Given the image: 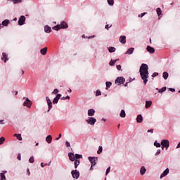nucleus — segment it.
I'll return each mask as SVG.
<instances>
[{
    "label": "nucleus",
    "mask_w": 180,
    "mask_h": 180,
    "mask_svg": "<svg viewBox=\"0 0 180 180\" xmlns=\"http://www.w3.org/2000/svg\"><path fill=\"white\" fill-rule=\"evenodd\" d=\"M139 73L144 85H146L148 82V65L142 63L139 68Z\"/></svg>",
    "instance_id": "obj_1"
},
{
    "label": "nucleus",
    "mask_w": 180,
    "mask_h": 180,
    "mask_svg": "<svg viewBox=\"0 0 180 180\" xmlns=\"http://www.w3.org/2000/svg\"><path fill=\"white\" fill-rule=\"evenodd\" d=\"M68 157H69L70 161L73 162V161H75V160H79L80 158H82V155H79L77 153L75 155L74 153H69Z\"/></svg>",
    "instance_id": "obj_2"
},
{
    "label": "nucleus",
    "mask_w": 180,
    "mask_h": 180,
    "mask_svg": "<svg viewBox=\"0 0 180 180\" xmlns=\"http://www.w3.org/2000/svg\"><path fill=\"white\" fill-rule=\"evenodd\" d=\"M124 82H126V79L123 77H118L115 80V84H116V85H122Z\"/></svg>",
    "instance_id": "obj_3"
},
{
    "label": "nucleus",
    "mask_w": 180,
    "mask_h": 180,
    "mask_svg": "<svg viewBox=\"0 0 180 180\" xmlns=\"http://www.w3.org/2000/svg\"><path fill=\"white\" fill-rule=\"evenodd\" d=\"M23 99H25V101L23 103V106H27V108H32V105H33V103L29 98L27 97H24Z\"/></svg>",
    "instance_id": "obj_4"
},
{
    "label": "nucleus",
    "mask_w": 180,
    "mask_h": 180,
    "mask_svg": "<svg viewBox=\"0 0 180 180\" xmlns=\"http://www.w3.org/2000/svg\"><path fill=\"white\" fill-rule=\"evenodd\" d=\"M88 160L91 162V167H95V165H96V161H98V158L89 156L88 158Z\"/></svg>",
    "instance_id": "obj_5"
},
{
    "label": "nucleus",
    "mask_w": 180,
    "mask_h": 180,
    "mask_svg": "<svg viewBox=\"0 0 180 180\" xmlns=\"http://www.w3.org/2000/svg\"><path fill=\"white\" fill-rule=\"evenodd\" d=\"M160 144L162 146V147H165L166 150H168L169 148V141H168V139H162Z\"/></svg>",
    "instance_id": "obj_6"
},
{
    "label": "nucleus",
    "mask_w": 180,
    "mask_h": 180,
    "mask_svg": "<svg viewBox=\"0 0 180 180\" xmlns=\"http://www.w3.org/2000/svg\"><path fill=\"white\" fill-rule=\"evenodd\" d=\"M86 123L88 124H90L91 126H94L95 124V122H96V118L94 117H89V118L86 120Z\"/></svg>",
    "instance_id": "obj_7"
},
{
    "label": "nucleus",
    "mask_w": 180,
    "mask_h": 180,
    "mask_svg": "<svg viewBox=\"0 0 180 180\" xmlns=\"http://www.w3.org/2000/svg\"><path fill=\"white\" fill-rule=\"evenodd\" d=\"M72 176L74 178V179H78L79 178V171L75 169L72 170L71 172Z\"/></svg>",
    "instance_id": "obj_8"
},
{
    "label": "nucleus",
    "mask_w": 180,
    "mask_h": 180,
    "mask_svg": "<svg viewBox=\"0 0 180 180\" xmlns=\"http://www.w3.org/2000/svg\"><path fill=\"white\" fill-rule=\"evenodd\" d=\"M26 22V17L25 15H21L18 19V25L19 26H23Z\"/></svg>",
    "instance_id": "obj_9"
},
{
    "label": "nucleus",
    "mask_w": 180,
    "mask_h": 180,
    "mask_svg": "<svg viewBox=\"0 0 180 180\" xmlns=\"http://www.w3.org/2000/svg\"><path fill=\"white\" fill-rule=\"evenodd\" d=\"M46 101L48 103V106H49L48 112H49V110H51V108H53V102H51V100H50V98H49V96L46 97Z\"/></svg>",
    "instance_id": "obj_10"
},
{
    "label": "nucleus",
    "mask_w": 180,
    "mask_h": 180,
    "mask_svg": "<svg viewBox=\"0 0 180 180\" xmlns=\"http://www.w3.org/2000/svg\"><path fill=\"white\" fill-rule=\"evenodd\" d=\"M60 29H68V24L65 22V21L60 22V25H59Z\"/></svg>",
    "instance_id": "obj_11"
},
{
    "label": "nucleus",
    "mask_w": 180,
    "mask_h": 180,
    "mask_svg": "<svg viewBox=\"0 0 180 180\" xmlns=\"http://www.w3.org/2000/svg\"><path fill=\"white\" fill-rule=\"evenodd\" d=\"M169 174V169L167 168L164 172L160 174V179L164 178L165 176H167Z\"/></svg>",
    "instance_id": "obj_12"
},
{
    "label": "nucleus",
    "mask_w": 180,
    "mask_h": 180,
    "mask_svg": "<svg viewBox=\"0 0 180 180\" xmlns=\"http://www.w3.org/2000/svg\"><path fill=\"white\" fill-rule=\"evenodd\" d=\"M119 41L121 42L122 44H126V36H120L119 38Z\"/></svg>",
    "instance_id": "obj_13"
},
{
    "label": "nucleus",
    "mask_w": 180,
    "mask_h": 180,
    "mask_svg": "<svg viewBox=\"0 0 180 180\" xmlns=\"http://www.w3.org/2000/svg\"><path fill=\"white\" fill-rule=\"evenodd\" d=\"M147 51L150 53V54H154L155 53V49L150 46H148L146 48Z\"/></svg>",
    "instance_id": "obj_14"
},
{
    "label": "nucleus",
    "mask_w": 180,
    "mask_h": 180,
    "mask_svg": "<svg viewBox=\"0 0 180 180\" xmlns=\"http://www.w3.org/2000/svg\"><path fill=\"white\" fill-rule=\"evenodd\" d=\"M44 32L45 33H51V27L49 26L48 25L44 26Z\"/></svg>",
    "instance_id": "obj_15"
},
{
    "label": "nucleus",
    "mask_w": 180,
    "mask_h": 180,
    "mask_svg": "<svg viewBox=\"0 0 180 180\" xmlns=\"http://www.w3.org/2000/svg\"><path fill=\"white\" fill-rule=\"evenodd\" d=\"M88 116H94L95 115V110L94 108H91L87 111Z\"/></svg>",
    "instance_id": "obj_16"
},
{
    "label": "nucleus",
    "mask_w": 180,
    "mask_h": 180,
    "mask_svg": "<svg viewBox=\"0 0 180 180\" xmlns=\"http://www.w3.org/2000/svg\"><path fill=\"white\" fill-rule=\"evenodd\" d=\"M46 141L48 144H51V142L53 141V136H51V135H48L46 137Z\"/></svg>",
    "instance_id": "obj_17"
},
{
    "label": "nucleus",
    "mask_w": 180,
    "mask_h": 180,
    "mask_svg": "<svg viewBox=\"0 0 180 180\" xmlns=\"http://www.w3.org/2000/svg\"><path fill=\"white\" fill-rule=\"evenodd\" d=\"M133 53H134V48L131 47L127 49V51L125 52V54H128L130 56V55L133 54Z\"/></svg>",
    "instance_id": "obj_18"
},
{
    "label": "nucleus",
    "mask_w": 180,
    "mask_h": 180,
    "mask_svg": "<svg viewBox=\"0 0 180 180\" xmlns=\"http://www.w3.org/2000/svg\"><path fill=\"white\" fill-rule=\"evenodd\" d=\"M136 122L137 123H143V115L141 114L137 115Z\"/></svg>",
    "instance_id": "obj_19"
},
{
    "label": "nucleus",
    "mask_w": 180,
    "mask_h": 180,
    "mask_svg": "<svg viewBox=\"0 0 180 180\" xmlns=\"http://www.w3.org/2000/svg\"><path fill=\"white\" fill-rule=\"evenodd\" d=\"M151 105H153V101H146L145 104L146 109H149V108L151 107Z\"/></svg>",
    "instance_id": "obj_20"
},
{
    "label": "nucleus",
    "mask_w": 180,
    "mask_h": 180,
    "mask_svg": "<svg viewBox=\"0 0 180 180\" xmlns=\"http://www.w3.org/2000/svg\"><path fill=\"white\" fill-rule=\"evenodd\" d=\"M146 172H147V169H146V167L141 166L140 168V174L144 175V174H146Z\"/></svg>",
    "instance_id": "obj_21"
},
{
    "label": "nucleus",
    "mask_w": 180,
    "mask_h": 180,
    "mask_svg": "<svg viewBox=\"0 0 180 180\" xmlns=\"http://www.w3.org/2000/svg\"><path fill=\"white\" fill-rule=\"evenodd\" d=\"M2 56H3V57L1 58V60H4V63H7L8 60H9L8 58V54L6 53H3Z\"/></svg>",
    "instance_id": "obj_22"
},
{
    "label": "nucleus",
    "mask_w": 180,
    "mask_h": 180,
    "mask_svg": "<svg viewBox=\"0 0 180 180\" xmlns=\"http://www.w3.org/2000/svg\"><path fill=\"white\" fill-rule=\"evenodd\" d=\"M9 23H11V21L8 19H6V20L2 21L1 25H2L3 27L4 26L6 27V26H8V25H9Z\"/></svg>",
    "instance_id": "obj_23"
},
{
    "label": "nucleus",
    "mask_w": 180,
    "mask_h": 180,
    "mask_svg": "<svg viewBox=\"0 0 180 180\" xmlns=\"http://www.w3.org/2000/svg\"><path fill=\"white\" fill-rule=\"evenodd\" d=\"M40 53L42 56H46L47 54V47H44L40 50Z\"/></svg>",
    "instance_id": "obj_24"
},
{
    "label": "nucleus",
    "mask_w": 180,
    "mask_h": 180,
    "mask_svg": "<svg viewBox=\"0 0 180 180\" xmlns=\"http://www.w3.org/2000/svg\"><path fill=\"white\" fill-rule=\"evenodd\" d=\"M14 137H16L17 140H19V141H22L23 140L22 134H15Z\"/></svg>",
    "instance_id": "obj_25"
},
{
    "label": "nucleus",
    "mask_w": 180,
    "mask_h": 180,
    "mask_svg": "<svg viewBox=\"0 0 180 180\" xmlns=\"http://www.w3.org/2000/svg\"><path fill=\"white\" fill-rule=\"evenodd\" d=\"M7 2H13L14 5H16L18 4H20L22 2V0H7Z\"/></svg>",
    "instance_id": "obj_26"
},
{
    "label": "nucleus",
    "mask_w": 180,
    "mask_h": 180,
    "mask_svg": "<svg viewBox=\"0 0 180 180\" xmlns=\"http://www.w3.org/2000/svg\"><path fill=\"white\" fill-rule=\"evenodd\" d=\"M105 85H106L105 90L108 91V89H109V88L112 86V82H106Z\"/></svg>",
    "instance_id": "obj_27"
},
{
    "label": "nucleus",
    "mask_w": 180,
    "mask_h": 180,
    "mask_svg": "<svg viewBox=\"0 0 180 180\" xmlns=\"http://www.w3.org/2000/svg\"><path fill=\"white\" fill-rule=\"evenodd\" d=\"M168 77H169V75L168 74V72H164L162 73V77L164 78V79H168Z\"/></svg>",
    "instance_id": "obj_28"
},
{
    "label": "nucleus",
    "mask_w": 180,
    "mask_h": 180,
    "mask_svg": "<svg viewBox=\"0 0 180 180\" xmlns=\"http://www.w3.org/2000/svg\"><path fill=\"white\" fill-rule=\"evenodd\" d=\"M53 30H56V32H58V30H61V27H60V25H57L52 27Z\"/></svg>",
    "instance_id": "obj_29"
},
{
    "label": "nucleus",
    "mask_w": 180,
    "mask_h": 180,
    "mask_svg": "<svg viewBox=\"0 0 180 180\" xmlns=\"http://www.w3.org/2000/svg\"><path fill=\"white\" fill-rule=\"evenodd\" d=\"M120 117H126V111L124 110H122L120 113Z\"/></svg>",
    "instance_id": "obj_30"
},
{
    "label": "nucleus",
    "mask_w": 180,
    "mask_h": 180,
    "mask_svg": "<svg viewBox=\"0 0 180 180\" xmlns=\"http://www.w3.org/2000/svg\"><path fill=\"white\" fill-rule=\"evenodd\" d=\"M108 51H109V53H115V51H116V48H115L113 46H110L108 48Z\"/></svg>",
    "instance_id": "obj_31"
},
{
    "label": "nucleus",
    "mask_w": 180,
    "mask_h": 180,
    "mask_svg": "<svg viewBox=\"0 0 180 180\" xmlns=\"http://www.w3.org/2000/svg\"><path fill=\"white\" fill-rule=\"evenodd\" d=\"M156 13H157L158 16H161V15L162 13V11H161L160 8H158L156 9Z\"/></svg>",
    "instance_id": "obj_32"
},
{
    "label": "nucleus",
    "mask_w": 180,
    "mask_h": 180,
    "mask_svg": "<svg viewBox=\"0 0 180 180\" xmlns=\"http://www.w3.org/2000/svg\"><path fill=\"white\" fill-rule=\"evenodd\" d=\"M107 2L110 6H113V5H115V0H107Z\"/></svg>",
    "instance_id": "obj_33"
},
{
    "label": "nucleus",
    "mask_w": 180,
    "mask_h": 180,
    "mask_svg": "<svg viewBox=\"0 0 180 180\" xmlns=\"http://www.w3.org/2000/svg\"><path fill=\"white\" fill-rule=\"evenodd\" d=\"M75 168H78V165H79V160H75Z\"/></svg>",
    "instance_id": "obj_34"
},
{
    "label": "nucleus",
    "mask_w": 180,
    "mask_h": 180,
    "mask_svg": "<svg viewBox=\"0 0 180 180\" xmlns=\"http://www.w3.org/2000/svg\"><path fill=\"white\" fill-rule=\"evenodd\" d=\"M167 91V87L164 86L162 89H159V94H162L163 92H165Z\"/></svg>",
    "instance_id": "obj_35"
},
{
    "label": "nucleus",
    "mask_w": 180,
    "mask_h": 180,
    "mask_svg": "<svg viewBox=\"0 0 180 180\" xmlns=\"http://www.w3.org/2000/svg\"><path fill=\"white\" fill-rule=\"evenodd\" d=\"M0 180H6V176L4 173H0Z\"/></svg>",
    "instance_id": "obj_36"
},
{
    "label": "nucleus",
    "mask_w": 180,
    "mask_h": 180,
    "mask_svg": "<svg viewBox=\"0 0 180 180\" xmlns=\"http://www.w3.org/2000/svg\"><path fill=\"white\" fill-rule=\"evenodd\" d=\"M154 146H155V147H157V148H158L161 147V143H158V141H155L154 142Z\"/></svg>",
    "instance_id": "obj_37"
},
{
    "label": "nucleus",
    "mask_w": 180,
    "mask_h": 180,
    "mask_svg": "<svg viewBox=\"0 0 180 180\" xmlns=\"http://www.w3.org/2000/svg\"><path fill=\"white\" fill-rule=\"evenodd\" d=\"M115 64H116V60H111L109 62V65H110L111 67H113V65H115Z\"/></svg>",
    "instance_id": "obj_38"
},
{
    "label": "nucleus",
    "mask_w": 180,
    "mask_h": 180,
    "mask_svg": "<svg viewBox=\"0 0 180 180\" xmlns=\"http://www.w3.org/2000/svg\"><path fill=\"white\" fill-rule=\"evenodd\" d=\"M103 151V148L102 146L98 147V150H97V154H101Z\"/></svg>",
    "instance_id": "obj_39"
},
{
    "label": "nucleus",
    "mask_w": 180,
    "mask_h": 180,
    "mask_svg": "<svg viewBox=\"0 0 180 180\" xmlns=\"http://www.w3.org/2000/svg\"><path fill=\"white\" fill-rule=\"evenodd\" d=\"M58 101H60L58 98L55 97L53 100V105H57L58 103Z\"/></svg>",
    "instance_id": "obj_40"
},
{
    "label": "nucleus",
    "mask_w": 180,
    "mask_h": 180,
    "mask_svg": "<svg viewBox=\"0 0 180 180\" xmlns=\"http://www.w3.org/2000/svg\"><path fill=\"white\" fill-rule=\"evenodd\" d=\"M58 92H60V91H58V89H55L52 91L51 95H57Z\"/></svg>",
    "instance_id": "obj_41"
},
{
    "label": "nucleus",
    "mask_w": 180,
    "mask_h": 180,
    "mask_svg": "<svg viewBox=\"0 0 180 180\" xmlns=\"http://www.w3.org/2000/svg\"><path fill=\"white\" fill-rule=\"evenodd\" d=\"M5 143V137L1 136V137L0 138V146H2V143Z\"/></svg>",
    "instance_id": "obj_42"
},
{
    "label": "nucleus",
    "mask_w": 180,
    "mask_h": 180,
    "mask_svg": "<svg viewBox=\"0 0 180 180\" xmlns=\"http://www.w3.org/2000/svg\"><path fill=\"white\" fill-rule=\"evenodd\" d=\"M29 162L30 164H33V162H34V158L33 156H31L29 159Z\"/></svg>",
    "instance_id": "obj_43"
},
{
    "label": "nucleus",
    "mask_w": 180,
    "mask_h": 180,
    "mask_svg": "<svg viewBox=\"0 0 180 180\" xmlns=\"http://www.w3.org/2000/svg\"><path fill=\"white\" fill-rule=\"evenodd\" d=\"M101 95H102V92H101V90H96V96H101Z\"/></svg>",
    "instance_id": "obj_44"
},
{
    "label": "nucleus",
    "mask_w": 180,
    "mask_h": 180,
    "mask_svg": "<svg viewBox=\"0 0 180 180\" xmlns=\"http://www.w3.org/2000/svg\"><path fill=\"white\" fill-rule=\"evenodd\" d=\"M70 96L60 98L61 101H65L66 99H70Z\"/></svg>",
    "instance_id": "obj_45"
},
{
    "label": "nucleus",
    "mask_w": 180,
    "mask_h": 180,
    "mask_svg": "<svg viewBox=\"0 0 180 180\" xmlns=\"http://www.w3.org/2000/svg\"><path fill=\"white\" fill-rule=\"evenodd\" d=\"M160 154H161V149H158V150L155 153V155L157 157V155H160Z\"/></svg>",
    "instance_id": "obj_46"
},
{
    "label": "nucleus",
    "mask_w": 180,
    "mask_h": 180,
    "mask_svg": "<svg viewBox=\"0 0 180 180\" xmlns=\"http://www.w3.org/2000/svg\"><path fill=\"white\" fill-rule=\"evenodd\" d=\"M117 70H118V71H123V70L122 69V65H117Z\"/></svg>",
    "instance_id": "obj_47"
},
{
    "label": "nucleus",
    "mask_w": 180,
    "mask_h": 180,
    "mask_svg": "<svg viewBox=\"0 0 180 180\" xmlns=\"http://www.w3.org/2000/svg\"><path fill=\"white\" fill-rule=\"evenodd\" d=\"M109 172H110V166H109L105 172V175H108V174H109Z\"/></svg>",
    "instance_id": "obj_48"
},
{
    "label": "nucleus",
    "mask_w": 180,
    "mask_h": 180,
    "mask_svg": "<svg viewBox=\"0 0 180 180\" xmlns=\"http://www.w3.org/2000/svg\"><path fill=\"white\" fill-rule=\"evenodd\" d=\"M155 77H158V72H154L152 75V78H155Z\"/></svg>",
    "instance_id": "obj_49"
},
{
    "label": "nucleus",
    "mask_w": 180,
    "mask_h": 180,
    "mask_svg": "<svg viewBox=\"0 0 180 180\" xmlns=\"http://www.w3.org/2000/svg\"><path fill=\"white\" fill-rule=\"evenodd\" d=\"M110 27H112V25H109L108 24L105 25V29H106L107 30H109Z\"/></svg>",
    "instance_id": "obj_50"
},
{
    "label": "nucleus",
    "mask_w": 180,
    "mask_h": 180,
    "mask_svg": "<svg viewBox=\"0 0 180 180\" xmlns=\"http://www.w3.org/2000/svg\"><path fill=\"white\" fill-rule=\"evenodd\" d=\"M65 146L66 147H71V143L68 141H65Z\"/></svg>",
    "instance_id": "obj_51"
},
{
    "label": "nucleus",
    "mask_w": 180,
    "mask_h": 180,
    "mask_svg": "<svg viewBox=\"0 0 180 180\" xmlns=\"http://www.w3.org/2000/svg\"><path fill=\"white\" fill-rule=\"evenodd\" d=\"M146 15H147V13H142L140 15H139V18H143Z\"/></svg>",
    "instance_id": "obj_52"
},
{
    "label": "nucleus",
    "mask_w": 180,
    "mask_h": 180,
    "mask_svg": "<svg viewBox=\"0 0 180 180\" xmlns=\"http://www.w3.org/2000/svg\"><path fill=\"white\" fill-rule=\"evenodd\" d=\"M17 159H18L19 161H20V160H22V156H21L20 153H18V154Z\"/></svg>",
    "instance_id": "obj_53"
},
{
    "label": "nucleus",
    "mask_w": 180,
    "mask_h": 180,
    "mask_svg": "<svg viewBox=\"0 0 180 180\" xmlns=\"http://www.w3.org/2000/svg\"><path fill=\"white\" fill-rule=\"evenodd\" d=\"M147 133H154V129H150L147 131Z\"/></svg>",
    "instance_id": "obj_54"
},
{
    "label": "nucleus",
    "mask_w": 180,
    "mask_h": 180,
    "mask_svg": "<svg viewBox=\"0 0 180 180\" xmlns=\"http://www.w3.org/2000/svg\"><path fill=\"white\" fill-rule=\"evenodd\" d=\"M56 98H57L58 99H59V100H60V98H61V94H56Z\"/></svg>",
    "instance_id": "obj_55"
},
{
    "label": "nucleus",
    "mask_w": 180,
    "mask_h": 180,
    "mask_svg": "<svg viewBox=\"0 0 180 180\" xmlns=\"http://www.w3.org/2000/svg\"><path fill=\"white\" fill-rule=\"evenodd\" d=\"M169 91H170L171 92H175V89H174V88H169Z\"/></svg>",
    "instance_id": "obj_56"
},
{
    "label": "nucleus",
    "mask_w": 180,
    "mask_h": 180,
    "mask_svg": "<svg viewBox=\"0 0 180 180\" xmlns=\"http://www.w3.org/2000/svg\"><path fill=\"white\" fill-rule=\"evenodd\" d=\"M46 165H47L46 163L45 165H44V163H43V162L41 163V168H44V167H46Z\"/></svg>",
    "instance_id": "obj_57"
},
{
    "label": "nucleus",
    "mask_w": 180,
    "mask_h": 180,
    "mask_svg": "<svg viewBox=\"0 0 180 180\" xmlns=\"http://www.w3.org/2000/svg\"><path fill=\"white\" fill-rule=\"evenodd\" d=\"M60 139H61V134H60L58 135V137L56 138V141H58V140H60Z\"/></svg>",
    "instance_id": "obj_58"
},
{
    "label": "nucleus",
    "mask_w": 180,
    "mask_h": 180,
    "mask_svg": "<svg viewBox=\"0 0 180 180\" xmlns=\"http://www.w3.org/2000/svg\"><path fill=\"white\" fill-rule=\"evenodd\" d=\"M0 124H5V122H4V120H0Z\"/></svg>",
    "instance_id": "obj_59"
},
{
    "label": "nucleus",
    "mask_w": 180,
    "mask_h": 180,
    "mask_svg": "<svg viewBox=\"0 0 180 180\" xmlns=\"http://www.w3.org/2000/svg\"><path fill=\"white\" fill-rule=\"evenodd\" d=\"M27 175H30V171L29 170V169H27Z\"/></svg>",
    "instance_id": "obj_60"
},
{
    "label": "nucleus",
    "mask_w": 180,
    "mask_h": 180,
    "mask_svg": "<svg viewBox=\"0 0 180 180\" xmlns=\"http://www.w3.org/2000/svg\"><path fill=\"white\" fill-rule=\"evenodd\" d=\"M7 172H8V171L5 170V171H3V172L1 174H4V175H5V174H6Z\"/></svg>",
    "instance_id": "obj_61"
},
{
    "label": "nucleus",
    "mask_w": 180,
    "mask_h": 180,
    "mask_svg": "<svg viewBox=\"0 0 180 180\" xmlns=\"http://www.w3.org/2000/svg\"><path fill=\"white\" fill-rule=\"evenodd\" d=\"M127 85H129V82H126V83L124 84V86H127Z\"/></svg>",
    "instance_id": "obj_62"
},
{
    "label": "nucleus",
    "mask_w": 180,
    "mask_h": 180,
    "mask_svg": "<svg viewBox=\"0 0 180 180\" xmlns=\"http://www.w3.org/2000/svg\"><path fill=\"white\" fill-rule=\"evenodd\" d=\"M94 37H95V35L89 37L88 39H94Z\"/></svg>",
    "instance_id": "obj_63"
},
{
    "label": "nucleus",
    "mask_w": 180,
    "mask_h": 180,
    "mask_svg": "<svg viewBox=\"0 0 180 180\" xmlns=\"http://www.w3.org/2000/svg\"><path fill=\"white\" fill-rule=\"evenodd\" d=\"M13 93H14L15 95H18V91H13Z\"/></svg>",
    "instance_id": "obj_64"
}]
</instances>
